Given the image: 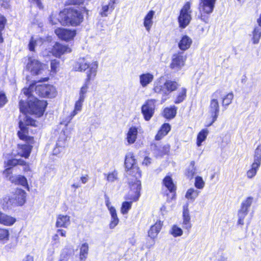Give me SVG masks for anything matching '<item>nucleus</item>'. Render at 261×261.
Returning <instances> with one entry per match:
<instances>
[{"mask_svg":"<svg viewBox=\"0 0 261 261\" xmlns=\"http://www.w3.org/2000/svg\"><path fill=\"white\" fill-rule=\"evenodd\" d=\"M124 165L129 187V191L125 195L124 199L133 202H137L141 196L142 185L140 178L142 176V171L137 165L133 152H128L125 155Z\"/></svg>","mask_w":261,"mask_h":261,"instance_id":"nucleus-1","label":"nucleus"},{"mask_svg":"<svg viewBox=\"0 0 261 261\" xmlns=\"http://www.w3.org/2000/svg\"><path fill=\"white\" fill-rule=\"evenodd\" d=\"M29 126H37L36 121L30 116H26L23 121L21 120L19 121V129L17 133L18 138L26 143L17 145L18 149L21 150L20 152L18 153V155L25 159H28L30 156L33 148V145L35 142L34 137L29 135Z\"/></svg>","mask_w":261,"mask_h":261,"instance_id":"nucleus-2","label":"nucleus"},{"mask_svg":"<svg viewBox=\"0 0 261 261\" xmlns=\"http://www.w3.org/2000/svg\"><path fill=\"white\" fill-rule=\"evenodd\" d=\"M83 12H88L85 7H82L80 10L74 7L64 8L59 13V21L64 26H79L84 21Z\"/></svg>","mask_w":261,"mask_h":261,"instance_id":"nucleus-3","label":"nucleus"},{"mask_svg":"<svg viewBox=\"0 0 261 261\" xmlns=\"http://www.w3.org/2000/svg\"><path fill=\"white\" fill-rule=\"evenodd\" d=\"M48 103L46 100H40L37 97H33L27 100V102L23 100L19 101L20 111L26 114L34 115L36 117H42L46 109Z\"/></svg>","mask_w":261,"mask_h":261,"instance_id":"nucleus-4","label":"nucleus"},{"mask_svg":"<svg viewBox=\"0 0 261 261\" xmlns=\"http://www.w3.org/2000/svg\"><path fill=\"white\" fill-rule=\"evenodd\" d=\"M98 63L87 55L79 58L73 65L75 71L84 72L86 71V78H95L97 75Z\"/></svg>","mask_w":261,"mask_h":261,"instance_id":"nucleus-5","label":"nucleus"},{"mask_svg":"<svg viewBox=\"0 0 261 261\" xmlns=\"http://www.w3.org/2000/svg\"><path fill=\"white\" fill-rule=\"evenodd\" d=\"M179 86L178 82L175 80H167L163 83L160 78L154 82L152 92L156 95H161L162 101L164 102L170 94L176 91Z\"/></svg>","mask_w":261,"mask_h":261,"instance_id":"nucleus-6","label":"nucleus"},{"mask_svg":"<svg viewBox=\"0 0 261 261\" xmlns=\"http://www.w3.org/2000/svg\"><path fill=\"white\" fill-rule=\"evenodd\" d=\"M223 95L222 90L217 89L213 94V98L211 99L209 106V113L212 117L211 122L206 125H212L217 119L220 111V105L218 99Z\"/></svg>","mask_w":261,"mask_h":261,"instance_id":"nucleus-7","label":"nucleus"},{"mask_svg":"<svg viewBox=\"0 0 261 261\" xmlns=\"http://www.w3.org/2000/svg\"><path fill=\"white\" fill-rule=\"evenodd\" d=\"M216 2V0H199L198 18L207 23L210 15L214 10Z\"/></svg>","mask_w":261,"mask_h":261,"instance_id":"nucleus-8","label":"nucleus"},{"mask_svg":"<svg viewBox=\"0 0 261 261\" xmlns=\"http://www.w3.org/2000/svg\"><path fill=\"white\" fill-rule=\"evenodd\" d=\"M191 2H187L182 6L179 11L177 17L178 27L181 29L186 28L190 23L192 19Z\"/></svg>","mask_w":261,"mask_h":261,"instance_id":"nucleus-9","label":"nucleus"},{"mask_svg":"<svg viewBox=\"0 0 261 261\" xmlns=\"http://www.w3.org/2000/svg\"><path fill=\"white\" fill-rule=\"evenodd\" d=\"M36 94L40 97L52 98L56 96L57 91L55 86L50 84H39L35 87Z\"/></svg>","mask_w":261,"mask_h":261,"instance_id":"nucleus-10","label":"nucleus"},{"mask_svg":"<svg viewBox=\"0 0 261 261\" xmlns=\"http://www.w3.org/2000/svg\"><path fill=\"white\" fill-rule=\"evenodd\" d=\"M261 165V144L257 145L255 149L253 154V162L251 165L250 168L247 171L246 175L248 178H252L257 173Z\"/></svg>","mask_w":261,"mask_h":261,"instance_id":"nucleus-11","label":"nucleus"},{"mask_svg":"<svg viewBox=\"0 0 261 261\" xmlns=\"http://www.w3.org/2000/svg\"><path fill=\"white\" fill-rule=\"evenodd\" d=\"M28 63L24 67L25 70L33 75H38L44 70V64L32 56H28Z\"/></svg>","mask_w":261,"mask_h":261,"instance_id":"nucleus-12","label":"nucleus"},{"mask_svg":"<svg viewBox=\"0 0 261 261\" xmlns=\"http://www.w3.org/2000/svg\"><path fill=\"white\" fill-rule=\"evenodd\" d=\"M187 57L182 51H178L173 54L169 65L170 68L174 72L180 71L185 65Z\"/></svg>","mask_w":261,"mask_h":261,"instance_id":"nucleus-13","label":"nucleus"},{"mask_svg":"<svg viewBox=\"0 0 261 261\" xmlns=\"http://www.w3.org/2000/svg\"><path fill=\"white\" fill-rule=\"evenodd\" d=\"M27 193L22 189L16 188L12 196L8 198L7 203L14 206H22L26 202Z\"/></svg>","mask_w":261,"mask_h":261,"instance_id":"nucleus-14","label":"nucleus"},{"mask_svg":"<svg viewBox=\"0 0 261 261\" xmlns=\"http://www.w3.org/2000/svg\"><path fill=\"white\" fill-rule=\"evenodd\" d=\"M156 100L155 99H148L145 101L142 106L141 110L144 119L149 121L153 116L156 108Z\"/></svg>","mask_w":261,"mask_h":261,"instance_id":"nucleus-15","label":"nucleus"},{"mask_svg":"<svg viewBox=\"0 0 261 261\" xmlns=\"http://www.w3.org/2000/svg\"><path fill=\"white\" fill-rule=\"evenodd\" d=\"M162 186L164 187L168 193L166 194L167 197L169 196V193L171 194V197L170 200L175 199L176 197L177 187L174 182L171 175H166L162 180Z\"/></svg>","mask_w":261,"mask_h":261,"instance_id":"nucleus-16","label":"nucleus"},{"mask_svg":"<svg viewBox=\"0 0 261 261\" xmlns=\"http://www.w3.org/2000/svg\"><path fill=\"white\" fill-rule=\"evenodd\" d=\"M55 33L59 38L66 42L73 39L76 34L75 30L62 28H58L55 30Z\"/></svg>","mask_w":261,"mask_h":261,"instance_id":"nucleus-17","label":"nucleus"},{"mask_svg":"<svg viewBox=\"0 0 261 261\" xmlns=\"http://www.w3.org/2000/svg\"><path fill=\"white\" fill-rule=\"evenodd\" d=\"M71 49L66 45H63L59 42H56L53 45L51 53L53 56L60 58L62 55L67 53H70Z\"/></svg>","mask_w":261,"mask_h":261,"instance_id":"nucleus-18","label":"nucleus"},{"mask_svg":"<svg viewBox=\"0 0 261 261\" xmlns=\"http://www.w3.org/2000/svg\"><path fill=\"white\" fill-rule=\"evenodd\" d=\"M163 226V221L160 220H157L154 224L150 227L148 231V237L152 239H155L160 232Z\"/></svg>","mask_w":261,"mask_h":261,"instance_id":"nucleus-19","label":"nucleus"},{"mask_svg":"<svg viewBox=\"0 0 261 261\" xmlns=\"http://www.w3.org/2000/svg\"><path fill=\"white\" fill-rule=\"evenodd\" d=\"M182 225L183 228L188 231L191 228L192 226L188 204L184 205L183 207Z\"/></svg>","mask_w":261,"mask_h":261,"instance_id":"nucleus-20","label":"nucleus"},{"mask_svg":"<svg viewBox=\"0 0 261 261\" xmlns=\"http://www.w3.org/2000/svg\"><path fill=\"white\" fill-rule=\"evenodd\" d=\"M171 125L168 123H163L159 129L158 130L155 136L154 139L156 141H160L166 136L168 133L171 130Z\"/></svg>","mask_w":261,"mask_h":261,"instance_id":"nucleus-21","label":"nucleus"},{"mask_svg":"<svg viewBox=\"0 0 261 261\" xmlns=\"http://www.w3.org/2000/svg\"><path fill=\"white\" fill-rule=\"evenodd\" d=\"M16 218L2 211H0V224L4 226H12L16 222Z\"/></svg>","mask_w":261,"mask_h":261,"instance_id":"nucleus-22","label":"nucleus"},{"mask_svg":"<svg viewBox=\"0 0 261 261\" xmlns=\"http://www.w3.org/2000/svg\"><path fill=\"white\" fill-rule=\"evenodd\" d=\"M138 128L135 126L130 127L126 135V140L129 144H134L137 138Z\"/></svg>","mask_w":261,"mask_h":261,"instance_id":"nucleus-23","label":"nucleus"},{"mask_svg":"<svg viewBox=\"0 0 261 261\" xmlns=\"http://www.w3.org/2000/svg\"><path fill=\"white\" fill-rule=\"evenodd\" d=\"M192 43V39L188 36L185 35L181 37L178 43V46L182 52L188 50L191 47Z\"/></svg>","mask_w":261,"mask_h":261,"instance_id":"nucleus-24","label":"nucleus"},{"mask_svg":"<svg viewBox=\"0 0 261 261\" xmlns=\"http://www.w3.org/2000/svg\"><path fill=\"white\" fill-rule=\"evenodd\" d=\"M70 223V217L68 215H58L57 217L56 227L67 228Z\"/></svg>","mask_w":261,"mask_h":261,"instance_id":"nucleus-25","label":"nucleus"},{"mask_svg":"<svg viewBox=\"0 0 261 261\" xmlns=\"http://www.w3.org/2000/svg\"><path fill=\"white\" fill-rule=\"evenodd\" d=\"M9 181L15 185H19L25 188L29 189V185L27 179L25 176L19 175L15 177L14 176H11Z\"/></svg>","mask_w":261,"mask_h":261,"instance_id":"nucleus-26","label":"nucleus"},{"mask_svg":"<svg viewBox=\"0 0 261 261\" xmlns=\"http://www.w3.org/2000/svg\"><path fill=\"white\" fill-rule=\"evenodd\" d=\"M177 110V108L174 105L166 107L163 110V116L167 119H172L175 117Z\"/></svg>","mask_w":261,"mask_h":261,"instance_id":"nucleus-27","label":"nucleus"},{"mask_svg":"<svg viewBox=\"0 0 261 261\" xmlns=\"http://www.w3.org/2000/svg\"><path fill=\"white\" fill-rule=\"evenodd\" d=\"M154 14L155 12L153 10H150L144 17L143 25L148 32L150 31L152 25V19Z\"/></svg>","mask_w":261,"mask_h":261,"instance_id":"nucleus-28","label":"nucleus"},{"mask_svg":"<svg viewBox=\"0 0 261 261\" xmlns=\"http://www.w3.org/2000/svg\"><path fill=\"white\" fill-rule=\"evenodd\" d=\"M153 78L154 76L152 73H142L139 76L140 83L143 87H145L152 82Z\"/></svg>","mask_w":261,"mask_h":261,"instance_id":"nucleus-29","label":"nucleus"},{"mask_svg":"<svg viewBox=\"0 0 261 261\" xmlns=\"http://www.w3.org/2000/svg\"><path fill=\"white\" fill-rule=\"evenodd\" d=\"M196 167L195 166V162L192 161L190 163V166L186 169L185 175L188 179L192 180L196 173Z\"/></svg>","mask_w":261,"mask_h":261,"instance_id":"nucleus-30","label":"nucleus"},{"mask_svg":"<svg viewBox=\"0 0 261 261\" xmlns=\"http://www.w3.org/2000/svg\"><path fill=\"white\" fill-rule=\"evenodd\" d=\"M252 202L253 198L252 197H248L241 203L240 209L239 211V213H243L247 215L248 209L251 205Z\"/></svg>","mask_w":261,"mask_h":261,"instance_id":"nucleus-31","label":"nucleus"},{"mask_svg":"<svg viewBox=\"0 0 261 261\" xmlns=\"http://www.w3.org/2000/svg\"><path fill=\"white\" fill-rule=\"evenodd\" d=\"M89 245L87 243L82 244L80 248L79 258L80 261H85L88 257Z\"/></svg>","mask_w":261,"mask_h":261,"instance_id":"nucleus-32","label":"nucleus"},{"mask_svg":"<svg viewBox=\"0 0 261 261\" xmlns=\"http://www.w3.org/2000/svg\"><path fill=\"white\" fill-rule=\"evenodd\" d=\"M234 97L232 92H230L221 98V105L224 109H226L227 107L232 103Z\"/></svg>","mask_w":261,"mask_h":261,"instance_id":"nucleus-33","label":"nucleus"},{"mask_svg":"<svg viewBox=\"0 0 261 261\" xmlns=\"http://www.w3.org/2000/svg\"><path fill=\"white\" fill-rule=\"evenodd\" d=\"M171 146L169 144L159 147L155 145V151L158 155L161 156L168 154L170 152Z\"/></svg>","mask_w":261,"mask_h":261,"instance_id":"nucleus-34","label":"nucleus"},{"mask_svg":"<svg viewBox=\"0 0 261 261\" xmlns=\"http://www.w3.org/2000/svg\"><path fill=\"white\" fill-rule=\"evenodd\" d=\"M187 89L185 87H182L179 92L178 93L174 100V103L179 104L183 102L187 97Z\"/></svg>","mask_w":261,"mask_h":261,"instance_id":"nucleus-35","label":"nucleus"},{"mask_svg":"<svg viewBox=\"0 0 261 261\" xmlns=\"http://www.w3.org/2000/svg\"><path fill=\"white\" fill-rule=\"evenodd\" d=\"M95 78H86L85 83L83 86L81 88L80 91V97L79 98H83V99H85V94L87 92L88 86L91 83V81H93Z\"/></svg>","mask_w":261,"mask_h":261,"instance_id":"nucleus-36","label":"nucleus"},{"mask_svg":"<svg viewBox=\"0 0 261 261\" xmlns=\"http://www.w3.org/2000/svg\"><path fill=\"white\" fill-rule=\"evenodd\" d=\"M110 213L111 216V220L109 223V227L111 229H113L117 225L119 220L117 217L116 210H114L113 208H111Z\"/></svg>","mask_w":261,"mask_h":261,"instance_id":"nucleus-37","label":"nucleus"},{"mask_svg":"<svg viewBox=\"0 0 261 261\" xmlns=\"http://www.w3.org/2000/svg\"><path fill=\"white\" fill-rule=\"evenodd\" d=\"M261 38V31L257 27L254 28L252 32L251 41L254 44H258Z\"/></svg>","mask_w":261,"mask_h":261,"instance_id":"nucleus-38","label":"nucleus"},{"mask_svg":"<svg viewBox=\"0 0 261 261\" xmlns=\"http://www.w3.org/2000/svg\"><path fill=\"white\" fill-rule=\"evenodd\" d=\"M207 134L208 131L206 129H202L198 133L196 139V144L197 146L199 147L201 145L202 142L206 139Z\"/></svg>","mask_w":261,"mask_h":261,"instance_id":"nucleus-39","label":"nucleus"},{"mask_svg":"<svg viewBox=\"0 0 261 261\" xmlns=\"http://www.w3.org/2000/svg\"><path fill=\"white\" fill-rule=\"evenodd\" d=\"M133 202L130 200L122 202L120 207V212L122 215L127 214L131 209Z\"/></svg>","mask_w":261,"mask_h":261,"instance_id":"nucleus-40","label":"nucleus"},{"mask_svg":"<svg viewBox=\"0 0 261 261\" xmlns=\"http://www.w3.org/2000/svg\"><path fill=\"white\" fill-rule=\"evenodd\" d=\"M199 192L193 188L189 189L185 195V197L188 199H190L192 201L195 200V199L198 196Z\"/></svg>","mask_w":261,"mask_h":261,"instance_id":"nucleus-41","label":"nucleus"},{"mask_svg":"<svg viewBox=\"0 0 261 261\" xmlns=\"http://www.w3.org/2000/svg\"><path fill=\"white\" fill-rule=\"evenodd\" d=\"M9 229L5 228L0 227V241L7 242L9 239Z\"/></svg>","mask_w":261,"mask_h":261,"instance_id":"nucleus-42","label":"nucleus"},{"mask_svg":"<svg viewBox=\"0 0 261 261\" xmlns=\"http://www.w3.org/2000/svg\"><path fill=\"white\" fill-rule=\"evenodd\" d=\"M170 233L174 237H177L181 236L183 231L182 230L176 225H173L171 227Z\"/></svg>","mask_w":261,"mask_h":261,"instance_id":"nucleus-43","label":"nucleus"},{"mask_svg":"<svg viewBox=\"0 0 261 261\" xmlns=\"http://www.w3.org/2000/svg\"><path fill=\"white\" fill-rule=\"evenodd\" d=\"M106 179L109 182H113L118 179V172L116 170H114L111 172L105 174Z\"/></svg>","mask_w":261,"mask_h":261,"instance_id":"nucleus-44","label":"nucleus"},{"mask_svg":"<svg viewBox=\"0 0 261 261\" xmlns=\"http://www.w3.org/2000/svg\"><path fill=\"white\" fill-rule=\"evenodd\" d=\"M60 67V61L57 59L50 61V72L56 74Z\"/></svg>","mask_w":261,"mask_h":261,"instance_id":"nucleus-45","label":"nucleus"},{"mask_svg":"<svg viewBox=\"0 0 261 261\" xmlns=\"http://www.w3.org/2000/svg\"><path fill=\"white\" fill-rule=\"evenodd\" d=\"M205 182L203 180L202 177L197 176L195 178L194 186L198 189H202L204 188Z\"/></svg>","mask_w":261,"mask_h":261,"instance_id":"nucleus-46","label":"nucleus"},{"mask_svg":"<svg viewBox=\"0 0 261 261\" xmlns=\"http://www.w3.org/2000/svg\"><path fill=\"white\" fill-rule=\"evenodd\" d=\"M36 83L37 82H34L33 83L30 84L28 88H25L23 89V93L26 96L28 97V98H30L31 97H32V98L34 97V96H33L32 92L33 88H34Z\"/></svg>","mask_w":261,"mask_h":261,"instance_id":"nucleus-47","label":"nucleus"},{"mask_svg":"<svg viewBox=\"0 0 261 261\" xmlns=\"http://www.w3.org/2000/svg\"><path fill=\"white\" fill-rule=\"evenodd\" d=\"M8 101L5 92L0 90V108L3 107Z\"/></svg>","mask_w":261,"mask_h":261,"instance_id":"nucleus-48","label":"nucleus"},{"mask_svg":"<svg viewBox=\"0 0 261 261\" xmlns=\"http://www.w3.org/2000/svg\"><path fill=\"white\" fill-rule=\"evenodd\" d=\"M16 159H10L5 162V168L12 169L17 166Z\"/></svg>","mask_w":261,"mask_h":261,"instance_id":"nucleus-49","label":"nucleus"},{"mask_svg":"<svg viewBox=\"0 0 261 261\" xmlns=\"http://www.w3.org/2000/svg\"><path fill=\"white\" fill-rule=\"evenodd\" d=\"M6 20L3 17L0 20V43H2L4 41V38L3 37L2 31L4 30L5 26Z\"/></svg>","mask_w":261,"mask_h":261,"instance_id":"nucleus-50","label":"nucleus"},{"mask_svg":"<svg viewBox=\"0 0 261 261\" xmlns=\"http://www.w3.org/2000/svg\"><path fill=\"white\" fill-rule=\"evenodd\" d=\"M37 45V40H35L33 36H32L30 38L29 44L28 48L31 51H35V47Z\"/></svg>","mask_w":261,"mask_h":261,"instance_id":"nucleus-51","label":"nucleus"},{"mask_svg":"<svg viewBox=\"0 0 261 261\" xmlns=\"http://www.w3.org/2000/svg\"><path fill=\"white\" fill-rule=\"evenodd\" d=\"M109 10L110 11V5L109 3L108 5H106L102 7L101 10L100 12V16L102 17L107 16Z\"/></svg>","mask_w":261,"mask_h":261,"instance_id":"nucleus-52","label":"nucleus"},{"mask_svg":"<svg viewBox=\"0 0 261 261\" xmlns=\"http://www.w3.org/2000/svg\"><path fill=\"white\" fill-rule=\"evenodd\" d=\"M67 138V136L66 135L65 130H63L60 134V136L58 138V142L59 144H61V142L64 143Z\"/></svg>","mask_w":261,"mask_h":261,"instance_id":"nucleus-53","label":"nucleus"},{"mask_svg":"<svg viewBox=\"0 0 261 261\" xmlns=\"http://www.w3.org/2000/svg\"><path fill=\"white\" fill-rule=\"evenodd\" d=\"M84 101V99H83V98H79V99L75 103L74 109L79 112L81 111Z\"/></svg>","mask_w":261,"mask_h":261,"instance_id":"nucleus-54","label":"nucleus"},{"mask_svg":"<svg viewBox=\"0 0 261 261\" xmlns=\"http://www.w3.org/2000/svg\"><path fill=\"white\" fill-rule=\"evenodd\" d=\"M3 173L5 175L6 178H8L9 180L11 176H13L12 175L13 171L12 169H9L8 168H5V169L3 171Z\"/></svg>","mask_w":261,"mask_h":261,"instance_id":"nucleus-55","label":"nucleus"},{"mask_svg":"<svg viewBox=\"0 0 261 261\" xmlns=\"http://www.w3.org/2000/svg\"><path fill=\"white\" fill-rule=\"evenodd\" d=\"M152 159L151 158L146 156L144 158L143 161L142 162V165L145 166H148L150 165L151 163Z\"/></svg>","mask_w":261,"mask_h":261,"instance_id":"nucleus-56","label":"nucleus"},{"mask_svg":"<svg viewBox=\"0 0 261 261\" xmlns=\"http://www.w3.org/2000/svg\"><path fill=\"white\" fill-rule=\"evenodd\" d=\"M247 214L243 213H239V219L238 220V224L239 225H243L244 224V219Z\"/></svg>","mask_w":261,"mask_h":261,"instance_id":"nucleus-57","label":"nucleus"},{"mask_svg":"<svg viewBox=\"0 0 261 261\" xmlns=\"http://www.w3.org/2000/svg\"><path fill=\"white\" fill-rule=\"evenodd\" d=\"M31 2L36 4L37 6L40 9L43 8V5L41 2V0H31Z\"/></svg>","mask_w":261,"mask_h":261,"instance_id":"nucleus-58","label":"nucleus"},{"mask_svg":"<svg viewBox=\"0 0 261 261\" xmlns=\"http://www.w3.org/2000/svg\"><path fill=\"white\" fill-rule=\"evenodd\" d=\"M106 205L108 207L110 213L111 212V208H113L114 210H116L114 206H111V202L108 197H106Z\"/></svg>","mask_w":261,"mask_h":261,"instance_id":"nucleus-59","label":"nucleus"},{"mask_svg":"<svg viewBox=\"0 0 261 261\" xmlns=\"http://www.w3.org/2000/svg\"><path fill=\"white\" fill-rule=\"evenodd\" d=\"M57 232L58 234L60 235L61 237H65L66 236V231L62 229H58L57 230Z\"/></svg>","mask_w":261,"mask_h":261,"instance_id":"nucleus-60","label":"nucleus"},{"mask_svg":"<svg viewBox=\"0 0 261 261\" xmlns=\"http://www.w3.org/2000/svg\"><path fill=\"white\" fill-rule=\"evenodd\" d=\"M16 161L17 165H19L24 166L25 165H26V164L28 163L25 161L20 159H16Z\"/></svg>","mask_w":261,"mask_h":261,"instance_id":"nucleus-61","label":"nucleus"},{"mask_svg":"<svg viewBox=\"0 0 261 261\" xmlns=\"http://www.w3.org/2000/svg\"><path fill=\"white\" fill-rule=\"evenodd\" d=\"M89 179V176L88 175H86L85 176H82L81 177V180L83 184L86 183Z\"/></svg>","mask_w":261,"mask_h":261,"instance_id":"nucleus-62","label":"nucleus"},{"mask_svg":"<svg viewBox=\"0 0 261 261\" xmlns=\"http://www.w3.org/2000/svg\"><path fill=\"white\" fill-rule=\"evenodd\" d=\"M22 261H34V257L30 255H27Z\"/></svg>","mask_w":261,"mask_h":261,"instance_id":"nucleus-63","label":"nucleus"},{"mask_svg":"<svg viewBox=\"0 0 261 261\" xmlns=\"http://www.w3.org/2000/svg\"><path fill=\"white\" fill-rule=\"evenodd\" d=\"M23 171L24 172H28L31 171V168L30 167V165L28 163L23 166Z\"/></svg>","mask_w":261,"mask_h":261,"instance_id":"nucleus-64","label":"nucleus"}]
</instances>
